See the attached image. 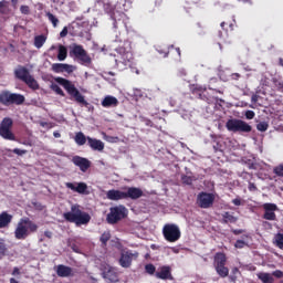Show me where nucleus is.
<instances>
[{"label":"nucleus","mask_w":283,"mask_h":283,"mask_svg":"<svg viewBox=\"0 0 283 283\" xmlns=\"http://www.w3.org/2000/svg\"><path fill=\"white\" fill-rule=\"evenodd\" d=\"M64 220L66 222H72L76 227H83V224H90V221L92 220V217L90 213L83 211L81 209V205L75 203L71 206V211L63 213Z\"/></svg>","instance_id":"nucleus-1"},{"label":"nucleus","mask_w":283,"mask_h":283,"mask_svg":"<svg viewBox=\"0 0 283 283\" xmlns=\"http://www.w3.org/2000/svg\"><path fill=\"white\" fill-rule=\"evenodd\" d=\"M39 231V224L32 221L30 218L24 217L20 219L14 230L15 240H28L32 233Z\"/></svg>","instance_id":"nucleus-2"},{"label":"nucleus","mask_w":283,"mask_h":283,"mask_svg":"<svg viewBox=\"0 0 283 283\" xmlns=\"http://www.w3.org/2000/svg\"><path fill=\"white\" fill-rule=\"evenodd\" d=\"M54 81H55V83H57L59 85H62L64 87V90L69 94V96H71V98L75 99V103H78L80 105H84L85 107H87V105H90V103H87V101H85V96H83V94H81V91H78V88H76V85H74V82H72L65 77H55Z\"/></svg>","instance_id":"nucleus-3"},{"label":"nucleus","mask_w":283,"mask_h":283,"mask_svg":"<svg viewBox=\"0 0 283 283\" xmlns=\"http://www.w3.org/2000/svg\"><path fill=\"white\" fill-rule=\"evenodd\" d=\"M14 77L18 78V81H22V83H25L30 90H39V82L30 74V70L23 65H18L17 69L13 71Z\"/></svg>","instance_id":"nucleus-4"},{"label":"nucleus","mask_w":283,"mask_h":283,"mask_svg":"<svg viewBox=\"0 0 283 283\" xmlns=\"http://www.w3.org/2000/svg\"><path fill=\"white\" fill-rule=\"evenodd\" d=\"M117 57L115 59V63L117 67L122 70H126V67H132L134 65V53L128 51L124 46H119L116 49Z\"/></svg>","instance_id":"nucleus-5"},{"label":"nucleus","mask_w":283,"mask_h":283,"mask_svg":"<svg viewBox=\"0 0 283 283\" xmlns=\"http://www.w3.org/2000/svg\"><path fill=\"white\" fill-rule=\"evenodd\" d=\"M226 129L233 132V134H251L253 132V127L249 123L238 118L228 119Z\"/></svg>","instance_id":"nucleus-6"},{"label":"nucleus","mask_w":283,"mask_h":283,"mask_svg":"<svg viewBox=\"0 0 283 283\" xmlns=\"http://www.w3.org/2000/svg\"><path fill=\"white\" fill-rule=\"evenodd\" d=\"M25 97L21 94L10 93V91H2L0 93V104L9 107V105H23Z\"/></svg>","instance_id":"nucleus-7"},{"label":"nucleus","mask_w":283,"mask_h":283,"mask_svg":"<svg viewBox=\"0 0 283 283\" xmlns=\"http://www.w3.org/2000/svg\"><path fill=\"white\" fill-rule=\"evenodd\" d=\"M127 213L128 210L123 205L112 207L106 217V221L108 224H117V222H120V220H125V218H127Z\"/></svg>","instance_id":"nucleus-8"},{"label":"nucleus","mask_w":283,"mask_h":283,"mask_svg":"<svg viewBox=\"0 0 283 283\" xmlns=\"http://www.w3.org/2000/svg\"><path fill=\"white\" fill-rule=\"evenodd\" d=\"M163 235L166 242H178L182 238L180 227L176 223H166L163 228Z\"/></svg>","instance_id":"nucleus-9"},{"label":"nucleus","mask_w":283,"mask_h":283,"mask_svg":"<svg viewBox=\"0 0 283 283\" xmlns=\"http://www.w3.org/2000/svg\"><path fill=\"white\" fill-rule=\"evenodd\" d=\"M70 56H75L77 61L82 62L85 65L92 63V57L87 54V51L81 44H73L71 46Z\"/></svg>","instance_id":"nucleus-10"},{"label":"nucleus","mask_w":283,"mask_h":283,"mask_svg":"<svg viewBox=\"0 0 283 283\" xmlns=\"http://www.w3.org/2000/svg\"><path fill=\"white\" fill-rule=\"evenodd\" d=\"M12 118L4 117L0 124V136L4 140H17L14 133H12Z\"/></svg>","instance_id":"nucleus-11"},{"label":"nucleus","mask_w":283,"mask_h":283,"mask_svg":"<svg viewBox=\"0 0 283 283\" xmlns=\"http://www.w3.org/2000/svg\"><path fill=\"white\" fill-rule=\"evenodd\" d=\"M216 202V195L211 192H200L197 197V203L200 209H211Z\"/></svg>","instance_id":"nucleus-12"},{"label":"nucleus","mask_w":283,"mask_h":283,"mask_svg":"<svg viewBox=\"0 0 283 283\" xmlns=\"http://www.w3.org/2000/svg\"><path fill=\"white\" fill-rule=\"evenodd\" d=\"M134 260H138V252H133L132 250L122 252L120 258H119V265L123 269H129L132 266V262Z\"/></svg>","instance_id":"nucleus-13"},{"label":"nucleus","mask_w":283,"mask_h":283,"mask_svg":"<svg viewBox=\"0 0 283 283\" xmlns=\"http://www.w3.org/2000/svg\"><path fill=\"white\" fill-rule=\"evenodd\" d=\"M71 163L75 165V167H78V169L85 174L90 167H92V161L85 157H81L78 155H75L72 157Z\"/></svg>","instance_id":"nucleus-14"},{"label":"nucleus","mask_w":283,"mask_h":283,"mask_svg":"<svg viewBox=\"0 0 283 283\" xmlns=\"http://www.w3.org/2000/svg\"><path fill=\"white\" fill-rule=\"evenodd\" d=\"M263 219L264 220H270V221H275L277 220V216L275 214V211H277V205L275 203H263Z\"/></svg>","instance_id":"nucleus-15"},{"label":"nucleus","mask_w":283,"mask_h":283,"mask_svg":"<svg viewBox=\"0 0 283 283\" xmlns=\"http://www.w3.org/2000/svg\"><path fill=\"white\" fill-rule=\"evenodd\" d=\"M155 277H157V280H164L165 282L167 280H174V275L171 274V266L169 265L160 266L158 271L155 273Z\"/></svg>","instance_id":"nucleus-16"},{"label":"nucleus","mask_w":283,"mask_h":283,"mask_svg":"<svg viewBox=\"0 0 283 283\" xmlns=\"http://www.w3.org/2000/svg\"><path fill=\"white\" fill-rule=\"evenodd\" d=\"M102 277L104 280H107L108 283H118L120 282V279L118 277V272L112 266H108L107 270L103 271Z\"/></svg>","instance_id":"nucleus-17"},{"label":"nucleus","mask_w":283,"mask_h":283,"mask_svg":"<svg viewBox=\"0 0 283 283\" xmlns=\"http://www.w3.org/2000/svg\"><path fill=\"white\" fill-rule=\"evenodd\" d=\"M143 189L137 188V187H129L127 188V191L124 192L125 200L130 199V200H138V198H143Z\"/></svg>","instance_id":"nucleus-18"},{"label":"nucleus","mask_w":283,"mask_h":283,"mask_svg":"<svg viewBox=\"0 0 283 283\" xmlns=\"http://www.w3.org/2000/svg\"><path fill=\"white\" fill-rule=\"evenodd\" d=\"M87 145L93 151H103L105 149V143L101 139L87 137Z\"/></svg>","instance_id":"nucleus-19"},{"label":"nucleus","mask_w":283,"mask_h":283,"mask_svg":"<svg viewBox=\"0 0 283 283\" xmlns=\"http://www.w3.org/2000/svg\"><path fill=\"white\" fill-rule=\"evenodd\" d=\"M52 70L53 72H55V74H61L62 72H67V74H72V72H74V66L70 64L54 63L52 64Z\"/></svg>","instance_id":"nucleus-20"},{"label":"nucleus","mask_w":283,"mask_h":283,"mask_svg":"<svg viewBox=\"0 0 283 283\" xmlns=\"http://www.w3.org/2000/svg\"><path fill=\"white\" fill-rule=\"evenodd\" d=\"M56 275L57 277H73L74 273L71 266L60 264L56 266Z\"/></svg>","instance_id":"nucleus-21"},{"label":"nucleus","mask_w":283,"mask_h":283,"mask_svg":"<svg viewBox=\"0 0 283 283\" xmlns=\"http://www.w3.org/2000/svg\"><path fill=\"white\" fill-rule=\"evenodd\" d=\"M106 198L107 200H114V201L125 200V192L120 190L112 189L106 192Z\"/></svg>","instance_id":"nucleus-22"},{"label":"nucleus","mask_w":283,"mask_h":283,"mask_svg":"<svg viewBox=\"0 0 283 283\" xmlns=\"http://www.w3.org/2000/svg\"><path fill=\"white\" fill-rule=\"evenodd\" d=\"M65 187L71 189V191H75L76 193H85V191H87V184L85 182H80L77 186L73 182H66Z\"/></svg>","instance_id":"nucleus-23"},{"label":"nucleus","mask_w":283,"mask_h":283,"mask_svg":"<svg viewBox=\"0 0 283 283\" xmlns=\"http://www.w3.org/2000/svg\"><path fill=\"white\" fill-rule=\"evenodd\" d=\"M103 6H104V12H106V14H109L113 21H116V18H114V12L116 11V4H113L111 0H103Z\"/></svg>","instance_id":"nucleus-24"},{"label":"nucleus","mask_w":283,"mask_h":283,"mask_svg":"<svg viewBox=\"0 0 283 283\" xmlns=\"http://www.w3.org/2000/svg\"><path fill=\"white\" fill-rule=\"evenodd\" d=\"M102 106L103 107H118V98H116L112 95H107L102 101Z\"/></svg>","instance_id":"nucleus-25"},{"label":"nucleus","mask_w":283,"mask_h":283,"mask_svg":"<svg viewBox=\"0 0 283 283\" xmlns=\"http://www.w3.org/2000/svg\"><path fill=\"white\" fill-rule=\"evenodd\" d=\"M227 265V254L223 252H217L214 254L213 266Z\"/></svg>","instance_id":"nucleus-26"},{"label":"nucleus","mask_w":283,"mask_h":283,"mask_svg":"<svg viewBox=\"0 0 283 283\" xmlns=\"http://www.w3.org/2000/svg\"><path fill=\"white\" fill-rule=\"evenodd\" d=\"M12 222V216L8 212L0 213V229H6Z\"/></svg>","instance_id":"nucleus-27"},{"label":"nucleus","mask_w":283,"mask_h":283,"mask_svg":"<svg viewBox=\"0 0 283 283\" xmlns=\"http://www.w3.org/2000/svg\"><path fill=\"white\" fill-rule=\"evenodd\" d=\"M258 279L262 281V283H273L275 279L271 273L260 272L256 274Z\"/></svg>","instance_id":"nucleus-28"},{"label":"nucleus","mask_w":283,"mask_h":283,"mask_svg":"<svg viewBox=\"0 0 283 283\" xmlns=\"http://www.w3.org/2000/svg\"><path fill=\"white\" fill-rule=\"evenodd\" d=\"M46 41H48V36H45L44 34L36 35L34 38V48H36L38 50H41V48L45 45Z\"/></svg>","instance_id":"nucleus-29"},{"label":"nucleus","mask_w":283,"mask_h":283,"mask_svg":"<svg viewBox=\"0 0 283 283\" xmlns=\"http://www.w3.org/2000/svg\"><path fill=\"white\" fill-rule=\"evenodd\" d=\"M214 270L219 277H229V268L227 265H217Z\"/></svg>","instance_id":"nucleus-30"},{"label":"nucleus","mask_w":283,"mask_h":283,"mask_svg":"<svg viewBox=\"0 0 283 283\" xmlns=\"http://www.w3.org/2000/svg\"><path fill=\"white\" fill-rule=\"evenodd\" d=\"M74 140L76 145H78L80 147H83V145L87 143V137L85 136V134H83V132H78L75 134Z\"/></svg>","instance_id":"nucleus-31"},{"label":"nucleus","mask_w":283,"mask_h":283,"mask_svg":"<svg viewBox=\"0 0 283 283\" xmlns=\"http://www.w3.org/2000/svg\"><path fill=\"white\" fill-rule=\"evenodd\" d=\"M273 244H275V247H277V249H281V251H283V233L282 232H277L274 235Z\"/></svg>","instance_id":"nucleus-32"},{"label":"nucleus","mask_w":283,"mask_h":283,"mask_svg":"<svg viewBox=\"0 0 283 283\" xmlns=\"http://www.w3.org/2000/svg\"><path fill=\"white\" fill-rule=\"evenodd\" d=\"M57 59L60 61H65L67 59V48L62 44L59 45Z\"/></svg>","instance_id":"nucleus-33"},{"label":"nucleus","mask_w":283,"mask_h":283,"mask_svg":"<svg viewBox=\"0 0 283 283\" xmlns=\"http://www.w3.org/2000/svg\"><path fill=\"white\" fill-rule=\"evenodd\" d=\"M0 14H10V2L7 0L0 1Z\"/></svg>","instance_id":"nucleus-34"},{"label":"nucleus","mask_w":283,"mask_h":283,"mask_svg":"<svg viewBox=\"0 0 283 283\" xmlns=\"http://www.w3.org/2000/svg\"><path fill=\"white\" fill-rule=\"evenodd\" d=\"M223 222L227 223H231V224H235V222H238V217H234L233 214H231L230 212H224L223 213Z\"/></svg>","instance_id":"nucleus-35"},{"label":"nucleus","mask_w":283,"mask_h":283,"mask_svg":"<svg viewBox=\"0 0 283 283\" xmlns=\"http://www.w3.org/2000/svg\"><path fill=\"white\" fill-rule=\"evenodd\" d=\"M8 255V244H6V240L0 238V260Z\"/></svg>","instance_id":"nucleus-36"},{"label":"nucleus","mask_w":283,"mask_h":283,"mask_svg":"<svg viewBox=\"0 0 283 283\" xmlns=\"http://www.w3.org/2000/svg\"><path fill=\"white\" fill-rule=\"evenodd\" d=\"M191 92H192V94H197L198 96H202V94H205V92H207V88L202 87L201 85L195 84L191 87Z\"/></svg>","instance_id":"nucleus-37"},{"label":"nucleus","mask_w":283,"mask_h":283,"mask_svg":"<svg viewBox=\"0 0 283 283\" xmlns=\"http://www.w3.org/2000/svg\"><path fill=\"white\" fill-rule=\"evenodd\" d=\"M109 240H112V233H109V231H105L99 238L103 247H107V242H109Z\"/></svg>","instance_id":"nucleus-38"},{"label":"nucleus","mask_w":283,"mask_h":283,"mask_svg":"<svg viewBox=\"0 0 283 283\" xmlns=\"http://www.w3.org/2000/svg\"><path fill=\"white\" fill-rule=\"evenodd\" d=\"M46 18L52 23L53 28H56L59 25V18H56V15H53L52 12H46Z\"/></svg>","instance_id":"nucleus-39"},{"label":"nucleus","mask_w":283,"mask_h":283,"mask_svg":"<svg viewBox=\"0 0 283 283\" xmlns=\"http://www.w3.org/2000/svg\"><path fill=\"white\" fill-rule=\"evenodd\" d=\"M145 272L148 274V275H156V265L155 264H151V263H148L145 265Z\"/></svg>","instance_id":"nucleus-40"},{"label":"nucleus","mask_w":283,"mask_h":283,"mask_svg":"<svg viewBox=\"0 0 283 283\" xmlns=\"http://www.w3.org/2000/svg\"><path fill=\"white\" fill-rule=\"evenodd\" d=\"M273 174L277 176L279 178H283V163L279 164L273 168Z\"/></svg>","instance_id":"nucleus-41"},{"label":"nucleus","mask_w":283,"mask_h":283,"mask_svg":"<svg viewBox=\"0 0 283 283\" xmlns=\"http://www.w3.org/2000/svg\"><path fill=\"white\" fill-rule=\"evenodd\" d=\"M51 90L52 92H55V94H57L59 96H65V92H63V88H61V86H59L57 84H52Z\"/></svg>","instance_id":"nucleus-42"},{"label":"nucleus","mask_w":283,"mask_h":283,"mask_svg":"<svg viewBox=\"0 0 283 283\" xmlns=\"http://www.w3.org/2000/svg\"><path fill=\"white\" fill-rule=\"evenodd\" d=\"M181 181H182L184 185H193V177L182 175L181 176Z\"/></svg>","instance_id":"nucleus-43"},{"label":"nucleus","mask_w":283,"mask_h":283,"mask_svg":"<svg viewBox=\"0 0 283 283\" xmlns=\"http://www.w3.org/2000/svg\"><path fill=\"white\" fill-rule=\"evenodd\" d=\"M258 132H266L269 129V124L266 122H260L256 124Z\"/></svg>","instance_id":"nucleus-44"},{"label":"nucleus","mask_w":283,"mask_h":283,"mask_svg":"<svg viewBox=\"0 0 283 283\" xmlns=\"http://www.w3.org/2000/svg\"><path fill=\"white\" fill-rule=\"evenodd\" d=\"M244 247H249V243L244 240H237L234 243V249H244Z\"/></svg>","instance_id":"nucleus-45"},{"label":"nucleus","mask_w":283,"mask_h":283,"mask_svg":"<svg viewBox=\"0 0 283 283\" xmlns=\"http://www.w3.org/2000/svg\"><path fill=\"white\" fill-rule=\"evenodd\" d=\"M13 154H17V156H24V154H28V150L25 149H19V148H14L13 150H11Z\"/></svg>","instance_id":"nucleus-46"},{"label":"nucleus","mask_w":283,"mask_h":283,"mask_svg":"<svg viewBox=\"0 0 283 283\" xmlns=\"http://www.w3.org/2000/svg\"><path fill=\"white\" fill-rule=\"evenodd\" d=\"M245 118H247L248 120H253V118H255V112H253V111H247V112H245Z\"/></svg>","instance_id":"nucleus-47"},{"label":"nucleus","mask_w":283,"mask_h":283,"mask_svg":"<svg viewBox=\"0 0 283 283\" xmlns=\"http://www.w3.org/2000/svg\"><path fill=\"white\" fill-rule=\"evenodd\" d=\"M20 12H21V14H30V7L25 6V4L21 6Z\"/></svg>","instance_id":"nucleus-48"},{"label":"nucleus","mask_w":283,"mask_h":283,"mask_svg":"<svg viewBox=\"0 0 283 283\" xmlns=\"http://www.w3.org/2000/svg\"><path fill=\"white\" fill-rule=\"evenodd\" d=\"M274 277H277V280H282L283 277V272L281 270H276L274 272H272V274Z\"/></svg>","instance_id":"nucleus-49"},{"label":"nucleus","mask_w":283,"mask_h":283,"mask_svg":"<svg viewBox=\"0 0 283 283\" xmlns=\"http://www.w3.org/2000/svg\"><path fill=\"white\" fill-rule=\"evenodd\" d=\"M106 140H107V143H118V140H120V139L116 136H107Z\"/></svg>","instance_id":"nucleus-50"},{"label":"nucleus","mask_w":283,"mask_h":283,"mask_svg":"<svg viewBox=\"0 0 283 283\" xmlns=\"http://www.w3.org/2000/svg\"><path fill=\"white\" fill-rule=\"evenodd\" d=\"M248 189H249V191H258V186H255V184L249 181Z\"/></svg>","instance_id":"nucleus-51"},{"label":"nucleus","mask_w":283,"mask_h":283,"mask_svg":"<svg viewBox=\"0 0 283 283\" xmlns=\"http://www.w3.org/2000/svg\"><path fill=\"white\" fill-rule=\"evenodd\" d=\"M61 39H65L67 36V27H64L62 31L60 32Z\"/></svg>","instance_id":"nucleus-52"},{"label":"nucleus","mask_w":283,"mask_h":283,"mask_svg":"<svg viewBox=\"0 0 283 283\" xmlns=\"http://www.w3.org/2000/svg\"><path fill=\"white\" fill-rule=\"evenodd\" d=\"M232 205H234L235 207H240L242 205V199H240V198L233 199Z\"/></svg>","instance_id":"nucleus-53"},{"label":"nucleus","mask_w":283,"mask_h":283,"mask_svg":"<svg viewBox=\"0 0 283 283\" xmlns=\"http://www.w3.org/2000/svg\"><path fill=\"white\" fill-rule=\"evenodd\" d=\"M259 99H260V95H258V94H253L251 96V103H253V104L258 103Z\"/></svg>","instance_id":"nucleus-54"},{"label":"nucleus","mask_w":283,"mask_h":283,"mask_svg":"<svg viewBox=\"0 0 283 283\" xmlns=\"http://www.w3.org/2000/svg\"><path fill=\"white\" fill-rule=\"evenodd\" d=\"M240 77H241L240 73H232L231 74L232 81H240Z\"/></svg>","instance_id":"nucleus-55"},{"label":"nucleus","mask_w":283,"mask_h":283,"mask_svg":"<svg viewBox=\"0 0 283 283\" xmlns=\"http://www.w3.org/2000/svg\"><path fill=\"white\" fill-rule=\"evenodd\" d=\"M232 233H233V235H240V234L244 233V230H242V229H234V230H232Z\"/></svg>","instance_id":"nucleus-56"},{"label":"nucleus","mask_w":283,"mask_h":283,"mask_svg":"<svg viewBox=\"0 0 283 283\" xmlns=\"http://www.w3.org/2000/svg\"><path fill=\"white\" fill-rule=\"evenodd\" d=\"M44 235H45V238H48L49 240H51V238H52V231H50V230L44 231Z\"/></svg>","instance_id":"nucleus-57"},{"label":"nucleus","mask_w":283,"mask_h":283,"mask_svg":"<svg viewBox=\"0 0 283 283\" xmlns=\"http://www.w3.org/2000/svg\"><path fill=\"white\" fill-rule=\"evenodd\" d=\"M21 274V270H19V268H14L12 271V275H20Z\"/></svg>","instance_id":"nucleus-58"},{"label":"nucleus","mask_w":283,"mask_h":283,"mask_svg":"<svg viewBox=\"0 0 283 283\" xmlns=\"http://www.w3.org/2000/svg\"><path fill=\"white\" fill-rule=\"evenodd\" d=\"M159 54H164V59H167V56H169V51H161L158 50Z\"/></svg>","instance_id":"nucleus-59"},{"label":"nucleus","mask_w":283,"mask_h":283,"mask_svg":"<svg viewBox=\"0 0 283 283\" xmlns=\"http://www.w3.org/2000/svg\"><path fill=\"white\" fill-rule=\"evenodd\" d=\"M228 25H229L230 32H233L235 24H233V22H230Z\"/></svg>","instance_id":"nucleus-60"},{"label":"nucleus","mask_w":283,"mask_h":283,"mask_svg":"<svg viewBox=\"0 0 283 283\" xmlns=\"http://www.w3.org/2000/svg\"><path fill=\"white\" fill-rule=\"evenodd\" d=\"M12 7L17 8V6L19 4V0H11Z\"/></svg>","instance_id":"nucleus-61"},{"label":"nucleus","mask_w":283,"mask_h":283,"mask_svg":"<svg viewBox=\"0 0 283 283\" xmlns=\"http://www.w3.org/2000/svg\"><path fill=\"white\" fill-rule=\"evenodd\" d=\"M146 125L147 127H151L154 125V122H151L150 119H146Z\"/></svg>","instance_id":"nucleus-62"},{"label":"nucleus","mask_w":283,"mask_h":283,"mask_svg":"<svg viewBox=\"0 0 283 283\" xmlns=\"http://www.w3.org/2000/svg\"><path fill=\"white\" fill-rule=\"evenodd\" d=\"M53 136H54V138H61V133L54 132V133H53Z\"/></svg>","instance_id":"nucleus-63"},{"label":"nucleus","mask_w":283,"mask_h":283,"mask_svg":"<svg viewBox=\"0 0 283 283\" xmlns=\"http://www.w3.org/2000/svg\"><path fill=\"white\" fill-rule=\"evenodd\" d=\"M10 283H19V281H17V279H14V277H11Z\"/></svg>","instance_id":"nucleus-64"}]
</instances>
